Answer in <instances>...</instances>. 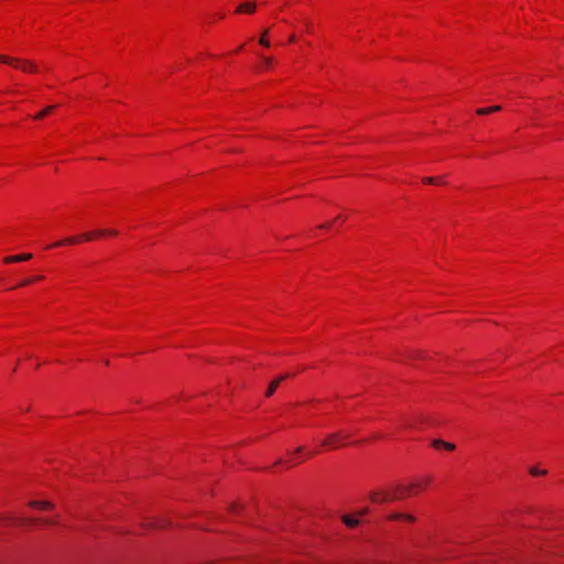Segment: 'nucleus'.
<instances>
[{"instance_id":"f257e3e1","label":"nucleus","mask_w":564,"mask_h":564,"mask_svg":"<svg viewBox=\"0 0 564 564\" xmlns=\"http://www.w3.org/2000/svg\"><path fill=\"white\" fill-rule=\"evenodd\" d=\"M405 487L397 486L393 491L388 490H373L369 494V499L375 503H384L398 499H402L404 497L403 491H405Z\"/></svg>"},{"instance_id":"f03ea898","label":"nucleus","mask_w":564,"mask_h":564,"mask_svg":"<svg viewBox=\"0 0 564 564\" xmlns=\"http://www.w3.org/2000/svg\"><path fill=\"white\" fill-rule=\"evenodd\" d=\"M348 434H345L343 432L332 433L326 436V438L322 442L321 445L334 449L340 446V441L348 438Z\"/></svg>"},{"instance_id":"7ed1b4c3","label":"nucleus","mask_w":564,"mask_h":564,"mask_svg":"<svg viewBox=\"0 0 564 564\" xmlns=\"http://www.w3.org/2000/svg\"><path fill=\"white\" fill-rule=\"evenodd\" d=\"M105 235L117 236L118 231L113 230V229H109V230H107V229H98V230H95V231L83 234L82 238L84 240H86V241H90V240H93L94 237H102Z\"/></svg>"},{"instance_id":"20e7f679","label":"nucleus","mask_w":564,"mask_h":564,"mask_svg":"<svg viewBox=\"0 0 564 564\" xmlns=\"http://www.w3.org/2000/svg\"><path fill=\"white\" fill-rule=\"evenodd\" d=\"M12 66H14L15 68H20L23 72H28V73H35L37 70V67L33 62L22 61L19 58H18V62H14V64H12Z\"/></svg>"},{"instance_id":"39448f33","label":"nucleus","mask_w":564,"mask_h":564,"mask_svg":"<svg viewBox=\"0 0 564 564\" xmlns=\"http://www.w3.org/2000/svg\"><path fill=\"white\" fill-rule=\"evenodd\" d=\"M286 378H288V375H283V376L278 377L273 381H271V383L269 384L268 390L265 391V397H268V398L271 397L275 392V390L278 389L280 383L283 380H285Z\"/></svg>"},{"instance_id":"423d86ee","label":"nucleus","mask_w":564,"mask_h":564,"mask_svg":"<svg viewBox=\"0 0 564 564\" xmlns=\"http://www.w3.org/2000/svg\"><path fill=\"white\" fill-rule=\"evenodd\" d=\"M31 258H32L31 253H23V254L7 257L3 259V261L6 263H14V262H20V261H26V260H30Z\"/></svg>"},{"instance_id":"0eeeda50","label":"nucleus","mask_w":564,"mask_h":564,"mask_svg":"<svg viewBox=\"0 0 564 564\" xmlns=\"http://www.w3.org/2000/svg\"><path fill=\"white\" fill-rule=\"evenodd\" d=\"M432 446L435 447V448H444L446 451H454L455 449V444L453 443H448V442H445V441H442V440H434L432 442Z\"/></svg>"},{"instance_id":"6e6552de","label":"nucleus","mask_w":564,"mask_h":564,"mask_svg":"<svg viewBox=\"0 0 564 564\" xmlns=\"http://www.w3.org/2000/svg\"><path fill=\"white\" fill-rule=\"evenodd\" d=\"M256 3L254 2H246V3H242L240 4L236 12H246V13H253L256 11Z\"/></svg>"},{"instance_id":"1a4fd4ad","label":"nucleus","mask_w":564,"mask_h":564,"mask_svg":"<svg viewBox=\"0 0 564 564\" xmlns=\"http://www.w3.org/2000/svg\"><path fill=\"white\" fill-rule=\"evenodd\" d=\"M431 481H432V477L427 476V477H425V479H424V481H423L422 484H412L410 487L405 488L406 490H405V491H403V495H404V496H405V495H410V494H411V492H410V489H411L412 487H417V488L423 489V488H424L426 485H429Z\"/></svg>"},{"instance_id":"9d476101","label":"nucleus","mask_w":564,"mask_h":564,"mask_svg":"<svg viewBox=\"0 0 564 564\" xmlns=\"http://www.w3.org/2000/svg\"><path fill=\"white\" fill-rule=\"evenodd\" d=\"M30 506L42 510L51 509L53 507V505L48 501H31Z\"/></svg>"},{"instance_id":"9b49d317","label":"nucleus","mask_w":564,"mask_h":564,"mask_svg":"<svg viewBox=\"0 0 564 564\" xmlns=\"http://www.w3.org/2000/svg\"><path fill=\"white\" fill-rule=\"evenodd\" d=\"M390 520H408V521H414V517L411 514H404V513H392L389 517Z\"/></svg>"},{"instance_id":"f8f14e48","label":"nucleus","mask_w":564,"mask_h":564,"mask_svg":"<svg viewBox=\"0 0 564 564\" xmlns=\"http://www.w3.org/2000/svg\"><path fill=\"white\" fill-rule=\"evenodd\" d=\"M79 238L80 237H68L62 241L54 243L52 247L76 243L79 241Z\"/></svg>"},{"instance_id":"ddd939ff","label":"nucleus","mask_w":564,"mask_h":564,"mask_svg":"<svg viewBox=\"0 0 564 564\" xmlns=\"http://www.w3.org/2000/svg\"><path fill=\"white\" fill-rule=\"evenodd\" d=\"M343 522L347 525V527H350V528H355L358 525L359 523V520L358 519H354L349 516H344L343 517Z\"/></svg>"},{"instance_id":"4468645a","label":"nucleus","mask_w":564,"mask_h":564,"mask_svg":"<svg viewBox=\"0 0 564 564\" xmlns=\"http://www.w3.org/2000/svg\"><path fill=\"white\" fill-rule=\"evenodd\" d=\"M54 108H55L54 106H48V107H46L45 109H43L42 111H40L39 113H36V115L34 116V119H35V120H40V119L44 118L46 115L51 113V112L53 111V109H54Z\"/></svg>"},{"instance_id":"2eb2a0df","label":"nucleus","mask_w":564,"mask_h":564,"mask_svg":"<svg viewBox=\"0 0 564 564\" xmlns=\"http://www.w3.org/2000/svg\"><path fill=\"white\" fill-rule=\"evenodd\" d=\"M37 520H35V519H30V518H24V517H20V518L15 519V523L19 524V525H29V524H32V523H34Z\"/></svg>"},{"instance_id":"dca6fc26","label":"nucleus","mask_w":564,"mask_h":564,"mask_svg":"<svg viewBox=\"0 0 564 564\" xmlns=\"http://www.w3.org/2000/svg\"><path fill=\"white\" fill-rule=\"evenodd\" d=\"M269 34V30L265 29L263 30L262 34H261V37L259 40V43L264 46V47H269L270 46V42L268 41L267 36Z\"/></svg>"},{"instance_id":"f3484780","label":"nucleus","mask_w":564,"mask_h":564,"mask_svg":"<svg viewBox=\"0 0 564 564\" xmlns=\"http://www.w3.org/2000/svg\"><path fill=\"white\" fill-rule=\"evenodd\" d=\"M14 62H18V58L0 55V63L12 65Z\"/></svg>"},{"instance_id":"a211bd4d","label":"nucleus","mask_w":564,"mask_h":564,"mask_svg":"<svg viewBox=\"0 0 564 564\" xmlns=\"http://www.w3.org/2000/svg\"><path fill=\"white\" fill-rule=\"evenodd\" d=\"M530 474H531L532 476H542V475H545V474H546V470H544V469H543V470H541V469H539L538 467H531V468H530Z\"/></svg>"},{"instance_id":"6ab92c4d","label":"nucleus","mask_w":564,"mask_h":564,"mask_svg":"<svg viewBox=\"0 0 564 564\" xmlns=\"http://www.w3.org/2000/svg\"><path fill=\"white\" fill-rule=\"evenodd\" d=\"M422 181L424 183H426V184H440V183H442V180L436 178V177H424Z\"/></svg>"},{"instance_id":"aec40b11","label":"nucleus","mask_w":564,"mask_h":564,"mask_svg":"<svg viewBox=\"0 0 564 564\" xmlns=\"http://www.w3.org/2000/svg\"><path fill=\"white\" fill-rule=\"evenodd\" d=\"M261 59L263 62V65L265 68L270 67L271 64H272V58L270 57H267V56H261Z\"/></svg>"},{"instance_id":"412c9836","label":"nucleus","mask_w":564,"mask_h":564,"mask_svg":"<svg viewBox=\"0 0 564 564\" xmlns=\"http://www.w3.org/2000/svg\"><path fill=\"white\" fill-rule=\"evenodd\" d=\"M477 113L478 115H488V113H491L490 112V107H487V108H480L477 110Z\"/></svg>"},{"instance_id":"4be33fe9","label":"nucleus","mask_w":564,"mask_h":564,"mask_svg":"<svg viewBox=\"0 0 564 564\" xmlns=\"http://www.w3.org/2000/svg\"><path fill=\"white\" fill-rule=\"evenodd\" d=\"M34 281L33 278H29V279H25L24 281L21 282V286H24V285H29L31 284L32 282Z\"/></svg>"},{"instance_id":"5701e85b","label":"nucleus","mask_w":564,"mask_h":564,"mask_svg":"<svg viewBox=\"0 0 564 564\" xmlns=\"http://www.w3.org/2000/svg\"><path fill=\"white\" fill-rule=\"evenodd\" d=\"M34 281L33 278H29V279H25L24 281L21 282V286H24V285H29L31 284L32 282Z\"/></svg>"},{"instance_id":"b1692460","label":"nucleus","mask_w":564,"mask_h":564,"mask_svg":"<svg viewBox=\"0 0 564 564\" xmlns=\"http://www.w3.org/2000/svg\"><path fill=\"white\" fill-rule=\"evenodd\" d=\"M368 511H369V509H368V508H364V509H361L360 511H358V513H357V514H358V516H365V514H367V513H368Z\"/></svg>"},{"instance_id":"393cba45","label":"nucleus","mask_w":564,"mask_h":564,"mask_svg":"<svg viewBox=\"0 0 564 564\" xmlns=\"http://www.w3.org/2000/svg\"><path fill=\"white\" fill-rule=\"evenodd\" d=\"M499 110H501L500 106H491L490 107V112H496V111H499Z\"/></svg>"},{"instance_id":"a878e982","label":"nucleus","mask_w":564,"mask_h":564,"mask_svg":"<svg viewBox=\"0 0 564 564\" xmlns=\"http://www.w3.org/2000/svg\"><path fill=\"white\" fill-rule=\"evenodd\" d=\"M332 226V223H326L319 226L322 229H328Z\"/></svg>"},{"instance_id":"bb28decb","label":"nucleus","mask_w":564,"mask_h":564,"mask_svg":"<svg viewBox=\"0 0 564 564\" xmlns=\"http://www.w3.org/2000/svg\"><path fill=\"white\" fill-rule=\"evenodd\" d=\"M295 40H296V37H295V35H294V34H291V35L289 36V42H290V43L295 42Z\"/></svg>"},{"instance_id":"cd10ccee","label":"nucleus","mask_w":564,"mask_h":564,"mask_svg":"<svg viewBox=\"0 0 564 564\" xmlns=\"http://www.w3.org/2000/svg\"><path fill=\"white\" fill-rule=\"evenodd\" d=\"M412 357L413 358H419V357H422V354L421 352H414Z\"/></svg>"},{"instance_id":"c85d7f7f","label":"nucleus","mask_w":564,"mask_h":564,"mask_svg":"<svg viewBox=\"0 0 564 564\" xmlns=\"http://www.w3.org/2000/svg\"><path fill=\"white\" fill-rule=\"evenodd\" d=\"M302 451H303V447H297V448L295 449V453H301Z\"/></svg>"},{"instance_id":"c756f323","label":"nucleus","mask_w":564,"mask_h":564,"mask_svg":"<svg viewBox=\"0 0 564 564\" xmlns=\"http://www.w3.org/2000/svg\"><path fill=\"white\" fill-rule=\"evenodd\" d=\"M33 279H34V281H36V280H42V279H43V276H42V275H40V276H35V278H33Z\"/></svg>"},{"instance_id":"7c9ffc66","label":"nucleus","mask_w":564,"mask_h":564,"mask_svg":"<svg viewBox=\"0 0 564 564\" xmlns=\"http://www.w3.org/2000/svg\"><path fill=\"white\" fill-rule=\"evenodd\" d=\"M158 525H159V527H165V525H166V523H165V522H161V523H159Z\"/></svg>"},{"instance_id":"2f4dec72","label":"nucleus","mask_w":564,"mask_h":564,"mask_svg":"<svg viewBox=\"0 0 564 564\" xmlns=\"http://www.w3.org/2000/svg\"><path fill=\"white\" fill-rule=\"evenodd\" d=\"M237 508L236 505L231 506V510L234 511Z\"/></svg>"},{"instance_id":"473e14b6","label":"nucleus","mask_w":564,"mask_h":564,"mask_svg":"<svg viewBox=\"0 0 564 564\" xmlns=\"http://www.w3.org/2000/svg\"><path fill=\"white\" fill-rule=\"evenodd\" d=\"M44 522L47 523V524L54 523L53 521H44Z\"/></svg>"}]
</instances>
